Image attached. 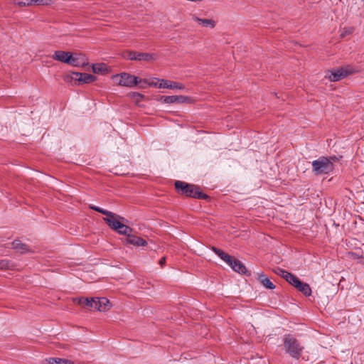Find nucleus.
<instances>
[{
	"mask_svg": "<svg viewBox=\"0 0 364 364\" xmlns=\"http://www.w3.org/2000/svg\"><path fill=\"white\" fill-rule=\"evenodd\" d=\"M284 346L286 353L295 359H299L300 358L304 349L299 342L291 335H287L284 337Z\"/></svg>",
	"mask_w": 364,
	"mask_h": 364,
	"instance_id": "obj_1",
	"label": "nucleus"
},
{
	"mask_svg": "<svg viewBox=\"0 0 364 364\" xmlns=\"http://www.w3.org/2000/svg\"><path fill=\"white\" fill-rule=\"evenodd\" d=\"M175 187L178 192L189 197L196 198H206L208 197L205 194L200 191L198 187L181 181H176Z\"/></svg>",
	"mask_w": 364,
	"mask_h": 364,
	"instance_id": "obj_2",
	"label": "nucleus"
},
{
	"mask_svg": "<svg viewBox=\"0 0 364 364\" xmlns=\"http://www.w3.org/2000/svg\"><path fill=\"white\" fill-rule=\"evenodd\" d=\"M313 172L316 175L326 174L333 169V162L326 157H320L312 162Z\"/></svg>",
	"mask_w": 364,
	"mask_h": 364,
	"instance_id": "obj_3",
	"label": "nucleus"
},
{
	"mask_svg": "<svg viewBox=\"0 0 364 364\" xmlns=\"http://www.w3.org/2000/svg\"><path fill=\"white\" fill-rule=\"evenodd\" d=\"M123 57L130 60L154 62L158 59V55L154 53L136 52L133 50H126L123 53Z\"/></svg>",
	"mask_w": 364,
	"mask_h": 364,
	"instance_id": "obj_4",
	"label": "nucleus"
},
{
	"mask_svg": "<svg viewBox=\"0 0 364 364\" xmlns=\"http://www.w3.org/2000/svg\"><path fill=\"white\" fill-rule=\"evenodd\" d=\"M112 79L115 85L129 87H132L138 85V82H139L140 80L135 75L127 73L114 75H112Z\"/></svg>",
	"mask_w": 364,
	"mask_h": 364,
	"instance_id": "obj_5",
	"label": "nucleus"
},
{
	"mask_svg": "<svg viewBox=\"0 0 364 364\" xmlns=\"http://www.w3.org/2000/svg\"><path fill=\"white\" fill-rule=\"evenodd\" d=\"M52 58L55 60L73 66H77L79 65V58L74 56L71 52L55 50L52 55Z\"/></svg>",
	"mask_w": 364,
	"mask_h": 364,
	"instance_id": "obj_6",
	"label": "nucleus"
},
{
	"mask_svg": "<svg viewBox=\"0 0 364 364\" xmlns=\"http://www.w3.org/2000/svg\"><path fill=\"white\" fill-rule=\"evenodd\" d=\"M355 72V71L353 68L350 66H346L328 71L326 75V77L331 82H336L347 77L348 75L354 73Z\"/></svg>",
	"mask_w": 364,
	"mask_h": 364,
	"instance_id": "obj_7",
	"label": "nucleus"
},
{
	"mask_svg": "<svg viewBox=\"0 0 364 364\" xmlns=\"http://www.w3.org/2000/svg\"><path fill=\"white\" fill-rule=\"evenodd\" d=\"M110 301L105 297H93L92 309L100 312H106L112 308Z\"/></svg>",
	"mask_w": 364,
	"mask_h": 364,
	"instance_id": "obj_8",
	"label": "nucleus"
},
{
	"mask_svg": "<svg viewBox=\"0 0 364 364\" xmlns=\"http://www.w3.org/2000/svg\"><path fill=\"white\" fill-rule=\"evenodd\" d=\"M161 101L166 104H191L193 100L191 97L184 95L162 96Z\"/></svg>",
	"mask_w": 364,
	"mask_h": 364,
	"instance_id": "obj_9",
	"label": "nucleus"
},
{
	"mask_svg": "<svg viewBox=\"0 0 364 364\" xmlns=\"http://www.w3.org/2000/svg\"><path fill=\"white\" fill-rule=\"evenodd\" d=\"M159 88L183 90L185 89V85L178 82L161 79L159 80Z\"/></svg>",
	"mask_w": 364,
	"mask_h": 364,
	"instance_id": "obj_10",
	"label": "nucleus"
},
{
	"mask_svg": "<svg viewBox=\"0 0 364 364\" xmlns=\"http://www.w3.org/2000/svg\"><path fill=\"white\" fill-rule=\"evenodd\" d=\"M104 220L112 229L117 231L118 228L122 224V221L124 220V218L112 213L109 217L105 218Z\"/></svg>",
	"mask_w": 364,
	"mask_h": 364,
	"instance_id": "obj_11",
	"label": "nucleus"
},
{
	"mask_svg": "<svg viewBox=\"0 0 364 364\" xmlns=\"http://www.w3.org/2000/svg\"><path fill=\"white\" fill-rule=\"evenodd\" d=\"M191 19L202 27L210 29H213L217 24L216 21L213 18H201L198 17L196 14L191 16Z\"/></svg>",
	"mask_w": 364,
	"mask_h": 364,
	"instance_id": "obj_12",
	"label": "nucleus"
},
{
	"mask_svg": "<svg viewBox=\"0 0 364 364\" xmlns=\"http://www.w3.org/2000/svg\"><path fill=\"white\" fill-rule=\"evenodd\" d=\"M71 77L82 83H91L96 80V77L92 75L77 72H73Z\"/></svg>",
	"mask_w": 364,
	"mask_h": 364,
	"instance_id": "obj_13",
	"label": "nucleus"
},
{
	"mask_svg": "<svg viewBox=\"0 0 364 364\" xmlns=\"http://www.w3.org/2000/svg\"><path fill=\"white\" fill-rule=\"evenodd\" d=\"M127 242L134 246H146L147 242L141 237L129 235L127 238Z\"/></svg>",
	"mask_w": 364,
	"mask_h": 364,
	"instance_id": "obj_14",
	"label": "nucleus"
},
{
	"mask_svg": "<svg viewBox=\"0 0 364 364\" xmlns=\"http://www.w3.org/2000/svg\"><path fill=\"white\" fill-rule=\"evenodd\" d=\"M228 264L232 268L233 270L238 273L243 274L246 272V268L244 264L240 261L233 258L232 257L231 262L228 263Z\"/></svg>",
	"mask_w": 364,
	"mask_h": 364,
	"instance_id": "obj_15",
	"label": "nucleus"
},
{
	"mask_svg": "<svg viewBox=\"0 0 364 364\" xmlns=\"http://www.w3.org/2000/svg\"><path fill=\"white\" fill-rule=\"evenodd\" d=\"M11 247L17 252L26 253L30 251L29 248L26 244L22 243L20 240H15L11 243Z\"/></svg>",
	"mask_w": 364,
	"mask_h": 364,
	"instance_id": "obj_16",
	"label": "nucleus"
},
{
	"mask_svg": "<svg viewBox=\"0 0 364 364\" xmlns=\"http://www.w3.org/2000/svg\"><path fill=\"white\" fill-rule=\"evenodd\" d=\"M211 250L218 256L220 257L223 260H224L226 263H230L232 261V257L229 255L228 254L225 253L223 250L215 247H212Z\"/></svg>",
	"mask_w": 364,
	"mask_h": 364,
	"instance_id": "obj_17",
	"label": "nucleus"
},
{
	"mask_svg": "<svg viewBox=\"0 0 364 364\" xmlns=\"http://www.w3.org/2000/svg\"><path fill=\"white\" fill-rule=\"evenodd\" d=\"M295 287L299 291H301L305 296H310L311 294V289L309 285L306 283H303L299 281Z\"/></svg>",
	"mask_w": 364,
	"mask_h": 364,
	"instance_id": "obj_18",
	"label": "nucleus"
},
{
	"mask_svg": "<svg viewBox=\"0 0 364 364\" xmlns=\"http://www.w3.org/2000/svg\"><path fill=\"white\" fill-rule=\"evenodd\" d=\"M258 279L265 288L268 289H274L275 288V285L264 274H259Z\"/></svg>",
	"mask_w": 364,
	"mask_h": 364,
	"instance_id": "obj_19",
	"label": "nucleus"
},
{
	"mask_svg": "<svg viewBox=\"0 0 364 364\" xmlns=\"http://www.w3.org/2000/svg\"><path fill=\"white\" fill-rule=\"evenodd\" d=\"M92 71L97 74H103L108 71L107 66L104 63L92 65Z\"/></svg>",
	"mask_w": 364,
	"mask_h": 364,
	"instance_id": "obj_20",
	"label": "nucleus"
},
{
	"mask_svg": "<svg viewBox=\"0 0 364 364\" xmlns=\"http://www.w3.org/2000/svg\"><path fill=\"white\" fill-rule=\"evenodd\" d=\"M74 301H77L78 304L82 305V306H88L91 308L92 304V298H77L74 299Z\"/></svg>",
	"mask_w": 364,
	"mask_h": 364,
	"instance_id": "obj_21",
	"label": "nucleus"
},
{
	"mask_svg": "<svg viewBox=\"0 0 364 364\" xmlns=\"http://www.w3.org/2000/svg\"><path fill=\"white\" fill-rule=\"evenodd\" d=\"M45 364H73V363L66 359L62 358H50L46 360Z\"/></svg>",
	"mask_w": 364,
	"mask_h": 364,
	"instance_id": "obj_22",
	"label": "nucleus"
},
{
	"mask_svg": "<svg viewBox=\"0 0 364 364\" xmlns=\"http://www.w3.org/2000/svg\"><path fill=\"white\" fill-rule=\"evenodd\" d=\"M128 96L136 103L139 104L144 99V95L139 92H132L129 93Z\"/></svg>",
	"mask_w": 364,
	"mask_h": 364,
	"instance_id": "obj_23",
	"label": "nucleus"
},
{
	"mask_svg": "<svg viewBox=\"0 0 364 364\" xmlns=\"http://www.w3.org/2000/svg\"><path fill=\"white\" fill-rule=\"evenodd\" d=\"M132 231V230L131 228H129V226H127L123 223L117 230V232L119 234L127 235V236H129L130 235Z\"/></svg>",
	"mask_w": 364,
	"mask_h": 364,
	"instance_id": "obj_24",
	"label": "nucleus"
},
{
	"mask_svg": "<svg viewBox=\"0 0 364 364\" xmlns=\"http://www.w3.org/2000/svg\"><path fill=\"white\" fill-rule=\"evenodd\" d=\"M160 80L161 79H158V78H151L149 80L140 79L139 82H144L151 87H159V84Z\"/></svg>",
	"mask_w": 364,
	"mask_h": 364,
	"instance_id": "obj_25",
	"label": "nucleus"
},
{
	"mask_svg": "<svg viewBox=\"0 0 364 364\" xmlns=\"http://www.w3.org/2000/svg\"><path fill=\"white\" fill-rule=\"evenodd\" d=\"M284 279L294 287L297 285L298 282L300 281L296 276L293 275L290 272L286 274Z\"/></svg>",
	"mask_w": 364,
	"mask_h": 364,
	"instance_id": "obj_26",
	"label": "nucleus"
},
{
	"mask_svg": "<svg viewBox=\"0 0 364 364\" xmlns=\"http://www.w3.org/2000/svg\"><path fill=\"white\" fill-rule=\"evenodd\" d=\"M14 4L18 7L33 6L32 0H14Z\"/></svg>",
	"mask_w": 364,
	"mask_h": 364,
	"instance_id": "obj_27",
	"label": "nucleus"
},
{
	"mask_svg": "<svg viewBox=\"0 0 364 364\" xmlns=\"http://www.w3.org/2000/svg\"><path fill=\"white\" fill-rule=\"evenodd\" d=\"M53 0H32V5L50 6L53 4Z\"/></svg>",
	"mask_w": 364,
	"mask_h": 364,
	"instance_id": "obj_28",
	"label": "nucleus"
},
{
	"mask_svg": "<svg viewBox=\"0 0 364 364\" xmlns=\"http://www.w3.org/2000/svg\"><path fill=\"white\" fill-rule=\"evenodd\" d=\"M354 31L353 27H344L341 30L340 36L342 38L351 35Z\"/></svg>",
	"mask_w": 364,
	"mask_h": 364,
	"instance_id": "obj_29",
	"label": "nucleus"
},
{
	"mask_svg": "<svg viewBox=\"0 0 364 364\" xmlns=\"http://www.w3.org/2000/svg\"><path fill=\"white\" fill-rule=\"evenodd\" d=\"M90 208L92 210H95L100 213H102L103 215H106V217H109L110 215V214L112 213V212L105 210L101 208H99V207H97L95 205H90Z\"/></svg>",
	"mask_w": 364,
	"mask_h": 364,
	"instance_id": "obj_30",
	"label": "nucleus"
},
{
	"mask_svg": "<svg viewBox=\"0 0 364 364\" xmlns=\"http://www.w3.org/2000/svg\"><path fill=\"white\" fill-rule=\"evenodd\" d=\"M10 262L6 259H0V269H10Z\"/></svg>",
	"mask_w": 364,
	"mask_h": 364,
	"instance_id": "obj_31",
	"label": "nucleus"
},
{
	"mask_svg": "<svg viewBox=\"0 0 364 364\" xmlns=\"http://www.w3.org/2000/svg\"><path fill=\"white\" fill-rule=\"evenodd\" d=\"M274 272L275 274H277V275L281 276L284 279L286 277V274L289 273V272H287L286 270H284V269H282L281 268H279V267L274 269Z\"/></svg>",
	"mask_w": 364,
	"mask_h": 364,
	"instance_id": "obj_32",
	"label": "nucleus"
},
{
	"mask_svg": "<svg viewBox=\"0 0 364 364\" xmlns=\"http://www.w3.org/2000/svg\"><path fill=\"white\" fill-rule=\"evenodd\" d=\"M165 263H166V257H162V258L159 260V264L161 267H163V266L165 264Z\"/></svg>",
	"mask_w": 364,
	"mask_h": 364,
	"instance_id": "obj_33",
	"label": "nucleus"
},
{
	"mask_svg": "<svg viewBox=\"0 0 364 364\" xmlns=\"http://www.w3.org/2000/svg\"><path fill=\"white\" fill-rule=\"evenodd\" d=\"M138 84H139V87L140 88H146V87H148L149 85L144 83V82H138Z\"/></svg>",
	"mask_w": 364,
	"mask_h": 364,
	"instance_id": "obj_34",
	"label": "nucleus"
}]
</instances>
